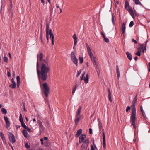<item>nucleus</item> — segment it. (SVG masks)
I'll list each match as a JSON object with an SVG mask.
<instances>
[{"mask_svg":"<svg viewBox=\"0 0 150 150\" xmlns=\"http://www.w3.org/2000/svg\"><path fill=\"white\" fill-rule=\"evenodd\" d=\"M43 54L41 53L38 55L37 69L40 84L41 82L46 81L47 79L50 71L49 61L47 59L42 60Z\"/></svg>","mask_w":150,"mask_h":150,"instance_id":"nucleus-1","label":"nucleus"},{"mask_svg":"<svg viewBox=\"0 0 150 150\" xmlns=\"http://www.w3.org/2000/svg\"><path fill=\"white\" fill-rule=\"evenodd\" d=\"M136 108H134L132 109V113L130 118V121L132 122V124L134 128H135V121L136 120Z\"/></svg>","mask_w":150,"mask_h":150,"instance_id":"nucleus-2","label":"nucleus"},{"mask_svg":"<svg viewBox=\"0 0 150 150\" xmlns=\"http://www.w3.org/2000/svg\"><path fill=\"white\" fill-rule=\"evenodd\" d=\"M43 92L45 96L46 97H47L49 93V88L46 83H45L43 85Z\"/></svg>","mask_w":150,"mask_h":150,"instance_id":"nucleus-3","label":"nucleus"},{"mask_svg":"<svg viewBox=\"0 0 150 150\" xmlns=\"http://www.w3.org/2000/svg\"><path fill=\"white\" fill-rule=\"evenodd\" d=\"M89 143L88 139L84 140L81 148V150H86Z\"/></svg>","mask_w":150,"mask_h":150,"instance_id":"nucleus-4","label":"nucleus"},{"mask_svg":"<svg viewBox=\"0 0 150 150\" xmlns=\"http://www.w3.org/2000/svg\"><path fill=\"white\" fill-rule=\"evenodd\" d=\"M91 60L93 63V65L95 67L97 71V72L98 74V65L97 64L96 61L95 60V57H94V56H93L91 57H90Z\"/></svg>","mask_w":150,"mask_h":150,"instance_id":"nucleus-5","label":"nucleus"},{"mask_svg":"<svg viewBox=\"0 0 150 150\" xmlns=\"http://www.w3.org/2000/svg\"><path fill=\"white\" fill-rule=\"evenodd\" d=\"M8 134L9 136V139L10 142L13 144L14 143L16 142L14 136L12 134L11 132H8Z\"/></svg>","mask_w":150,"mask_h":150,"instance_id":"nucleus-6","label":"nucleus"},{"mask_svg":"<svg viewBox=\"0 0 150 150\" xmlns=\"http://www.w3.org/2000/svg\"><path fill=\"white\" fill-rule=\"evenodd\" d=\"M71 59L73 62L76 66L78 65V59L75 56V54L73 52L71 53Z\"/></svg>","mask_w":150,"mask_h":150,"instance_id":"nucleus-7","label":"nucleus"},{"mask_svg":"<svg viewBox=\"0 0 150 150\" xmlns=\"http://www.w3.org/2000/svg\"><path fill=\"white\" fill-rule=\"evenodd\" d=\"M86 137V135L85 134H81L79 138V144L81 143L84 141Z\"/></svg>","mask_w":150,"mask_h":150,"instance_id":"nucleus-8","label":"nucleus"},{"mask_svg":"<svg viewBox=\"0 0 150 150\" xmlns=\"http://www.w3.org/2000/svg\"><path fill=\"white\" fill-rule=\"evenodd\" d=\"M81 116L75 115V118L74 121L75 124L76 125H77L78 124L79 121L81 119Z\"/></svg>","mask_w":150,"mask_h":150,"instance_id":"nucleus-9","label":"nucleus"},{"mask_svg":"<svg viewBox=\"0 0 150 150\" xmlns=\"http://www.w3.org/2000/svg\"><path fill=\"white\" fill-rule=\"evenodd\" d=\"M4 119L6 122V127L7 128H8L10 126V122L8 121V118L7 117L5 116L4 117Z\"/></svg>","mask_w":150,"mask_h":150,"instance_id":"nucleus-10","label":"nucleus"},{"mask_svg":"<svg viewBox=\"0 0 150 150\" xmlns=\"http://www.w3.org/2000/svg\"><path fill=\"white\" fill-rule=\"evenodd\" d=\"M11 82L12 84L10 85L9 87L13 89L15 88L16 87V83L13 78L11 79Z\"/></svg>","mask_w":150,"mask_h":150,"instance_id":"nucleus-11","label":"nucleus"},{"mask_svg":"<svg viewBox=\"0 0 150 150\" xmlns=\"http://www.w3.org/2000/svg\"><path fill=\"white\" fill-rule=\"evenodd\" d=\"M126 25L125 23H123L122 25V28L121 30L122 32L123 35L125 34L126 29Z\"/></svg>","mask_w":150,"mask_h":150,"instance_id":"nucleus-12","label":"nucleus"},{"mask_svg":"<svg viewBox=\"0 0 150 150\" xmlns=\"http://www.w3.org/2000/svg\"><path fill=\"white\" fill-rule=\"evenodd\" d=\"M49 34H50V37L51 38L52 44L54 45V36L53 34H52V30L51 29H50L49 30Z\"/></svg>","mask_w":150,"mask_h":150,"instance_id":"nucleus-13","label":"nucleus"},{"mask_svg":"<svg viewBox=\"0 0 150 150\" xmlns=\"http://www.w3.org/2000/svg\"><path fill=\"white\" fill-rule=\"evenodd\" d=\"M103 138V148H105L106 147L105 137L104 132H103L102 134Z\"/></svg>","mask_w":150,"mask_h":150,"instance_id":"nucleus-14","label":"nucleus"},{"mask_svg":"<svg viewBox=\"0 0 150 150\" xmlns=\"http://www.w3.org/2000/svg\"><path fill=\"white\" fill-rule=\"evenodd\" d=\"M125 9L127 11L128 10H129V9L132 8L129 6V3L127 1H126L125 2Z\"/></svg>","mask_w":150,"mask_h":150,"instance_id":"nucleus-15","label":"nucleus"},{"mask_svg":"<svg viewBox=\"0 0 150 150\" xmlns=\"http://www.w3.org/2000/svg\"><path fill=\"white\" fill-rule=\"evenodd\" d=\"M148 41V40H146L145 41V46H144V45L143 44H141L140 45L141 48L142 49V51L143 52H144V50H146V47Z\"/></svg>","mask_w":150,"mask_h":150,"instance_id":"nucleus-16","label":"nucleus"},{"mask_svg":"<svg viewBox=\"0 0 150 150\" xmlns=\"http://www.w3.org/2000/svg\"><path fill=\"white\" fill-rule=\"evenodd\" d=\"M137 95H136V96H135V97L134 99L132 101V109H133L134 108H135V104L136 103L137 101Z\"/></svg>","mask_w":150,"mask_h":150,"instance_id":"nucleus-17","label":"nucleus"},{"mask_svg":"<svg viewBox=\"0 0 150 150\" xmlns=\"http://www.w3.org/2000/svg\"><path fill=\"white\" fill-rule=\"evenodd\" d=\"M73 38L74 39V46H76V45L77 44V38L76 36V34H74L73 36Z\"/></svg>","mask_w":150,"mask_h":150,"instance_id":"nucleus-18","label":"nucleus"},{"mask_svg":"<svg viewBox=\"0 0 150 150\" xmlns=\"http://www.w3.org/2000/svg\"><path fill=\"white\" fill-rule=\"evenodd\" d=\"M82 133V130L81 129L78 130L75 136L76 137H78Z\"/></svg>","mask_w":150,"mask_h":150,"instance_id":"nucleus-19","label":"nucleus"},{"mask_svg":"<svg viewBox=\"0 0 150 150\" xmlns=\"http://www.w3.org/2000/svg\"><path fill=\"white\" fill-rule=\"evenodd\" d=\"M81 108L82 107L81 106H80L79 108L78 109L77 112H76V115L81 116V115H80V114L81 113Z\"/></svg>","mask_w":150,"mask_h":150,"instance_id":"nucleus-20","label":"nucleus"},{"mask_svg":"<svg viewBox=\"0 0 150 150\" xmlns=\"http://www.w3.org/2000/svg\"><path fill=\"white\" fill-rule=\"evenodd\" d=\"M17 79V87L19 88L20 83V78L19 76H17L16 77Z\"/></svg>","mask_w":150,"mask_h":150,"instance_id":"nucleus-21","label":"nucleus"},{"mask_svg":"<svg viewBox=\"0 0 150 150\" xmlns=\"http://www.w3.org/2000/svg\"><path fill=\"white\" fill-rule=\"evenodd\" d=\"M126 54L128 59L130 60H131L132 59V55L131 54L128 52H126Z\"/></svg>","mask_w":150,"mask_h":150,"instance_id":"nucleus-22","label":"nucleus"},{"mask_svg":"<svg viewBox=\"0 0 150 150\" xmlns=\"http://www.w3.org/2000/svg\"><path fill=\"white\" fill-rule=\"evenodd\" d=\"M108 91V98H109V101L111 102H112V100L111 98V92L110 90V89L109 88H107Z\"/></svg>","mask_w":150,"mask_h":150,"instance_id":"nucleus-23","label":"nucleus"},{"mask_svg":"<svg viewBox=\"0 0 150 150\" xmlns=\"http://www.w3.org/2000/svg\"><path fill=\"white\" fill-rule=\"evenodd\" d=\"M87 51L88 52V54L90 57H91L93 56V54L91 52V49L90 47L87 48Z\"/></svg>","mask_w":150,"mask_h":150,"instance_id":"nucleus-24","label":"nucleus"},{"mask_svg":"<svg viewBox=\"0 0 150 150\" xmlns=\"http://www.w3.org/2000/svg\"><path fill=\"white\" fill-rule=\"evenodd\" d=\"M127 11L129 12L131 15L132 17L134 18V14L133 11V10L131 8Z\"/></svg>","mask_w":150,"mask_h":150,"instance_id":"nucleus-25","label":"nucleus"},{"mask_svg":"<svg viewBox=\"0 0 150 150\" xmlns=\"http://www.w3.org/2000/svg\"><path fill=\"white\" fill-rule=\"evenodd\" d=\"M38 123L39 124V127L40 128H41L42 130H44V128L42 124V122L40 121H38Z\"/></svg>","mask_w":150,"mask_h":150,"instance_id":"nucleus-26","label":"nucleus"},{"mask_svg":"<svg viewBox=\"0 0 150 150\" xmlns=\"http://www.w3.org/2000/svg\"><path fill=\"white\" fill-rule=\"evenodd\" d=\"M88 74H86V77L85 78V77H84L83 79L86 83H88Z\"/></svg>","mask_w":150,"mask_h":150,"instance_id":"nucleus-27","label":"nucleus"},{"mask_svg":"<svg viewBox=\"0 0 150 150\" xmlns=\"http://www.w3.org/2000/svg\"><path fill=\"white\" fill-rule=\"evenodd\" d=\"M22 133L23 134L24 136L25 137L27 138L28 134L27 131L25 130L24 129L23 130Z\"/></svg>","mask_w":150,"mask_h":150,"instance_id":"nucleus-28","label":"nucleus"},{"mask_svg":"<svg viewBox=\"0 0 150 150\" xmlns=\"http://www.w3.org/2000/svg\"><path fill=\"white\" fill-rule=\"evenodd\" d=\"M140 110L142 114L143 117L145 118V113L143 111L142 107V106H140Z\"/></svg>","mask_w":150,"mask_h":150,"instance_id":"nucleus-29","label":"nucleus"},{"mask_svg":"<svg viewBox=\"0 0 150 150\" xmlns=\"http://www.w3.org/2000/svg\"><path fill=\"white\" fill-rule=\"evenodd\" d=\"M1 111L2 113L4 115L6 114L7 113V111L6 109L4 108H2Z\"/></svg>","mask_w":150,"mask_h":150,"instance_id":"nucleus-30","label":"nucleus"},{"mask_svg":"<svg viewBox=\"0 0 150 150\" xmlns=\"http://www.w3.org/2000/svg\"><path fill=\"white\" fill-rule=\"evenodd\" d=\"M49 25L47 23L46 24V32H49Z\"/></svg>","mask_w":150,"mask_h":150,"instance_id":"nucleus-31","label":"nucleus"},{"mask_svg":"<svg viewBox=\"0 0 150 150\" xmlns=\"http://www.w3.org/2000/svg\"><path fill=\"white\" fill-rule=\"evenodd\" d=\"M19 120L21 123L24 122L22 117V115L21 113H20V115Z\"/></svg>","mask_w":150,"mask_h":150,"instance_id":"nucleus-32","label":"nucleus"},{"mask_svg":"<svg viewBox=\"0 0 150 150\" xmlns=\"http://www.w3.org/2000/svg\"><path fill=\"white\" fill-rule=\"evenodd\" d=\"M76 87H77V85L76 84L75 85L74 87H73L72 92V94H74V93L76 91Z\"/></svg>","mask_w":150,"mask_h":150,"instance_id":"nucleus-33","label":"nucleus"},{"mask_svg":"<svg viewBox=\"0 0 150 150\" xmlns=\"http://www.w3.org/2000/svg\"><path fill=\"white\" fill-rule=\"evenodd\" d=\"M0 136L1 137V138L2 140H4V139H5V138L4 137V135L2 132H1L0 133Z\"/></svg>","mask_w":150,"mask_h":150,"instance_id":"nucleus-34","label":"nucleus"},{"mask_svg":"<svg viewBox=\"0 0 150 150\" xmlns=\"http://www.w3.org/2000/svg\"><path fill=\"white\" fill-rule=\"evenodd\" d=\"M8 58L6 57V56H4V61L6 62L7 63L8 62Z\"/></svg>","mask_w":150,"mask_h":150,"instance_id":"nucleus-35","label":"nucleus"},{"mask_svg":"<svg viewBox=\"0 0 150 150\" xmlns=\"http://www.w3.org/2000/svg\"><path fill=\"white\" fill-rule=\"evenodd\" d=\"M22 104H23V110L25 111H26V110L25 109V103L24 102H23Z\"/></svg>","mask_w":150,"mask_h":150,"instance_id":"nucleus-36","label":"nucleus"},{"mask_svg":"<svg viewBox=\"0 0 150 150\" xmlns=\"http://www.w3.org/2000/svg\"><path fill=\"white\" fill-rule=\"evenodd\" d=\"M112 21L113 25L115 24V21L114 16L113 15V14L112 13Z\"/></svg>","mask_w":150,"mask_h":150,"instance_id":"nucleus-37","label":"nucleus"},{"mask_svg":"<svg viewBox=\"0 0 150 150\" xmlns=\"http://www.w3.org/2000/svg\"><path fill=\"white\" fill-rule=\"evenodd\" d=\"M79 60L80 63L81 64L82 63L83 61V57H79Z\"/></svg>","mask_w":150,"mask_h":150,"instance_id":"nucleus-38","label":"nucleus"},{"mask_svg":"<svg viewBox=\"0 0 150 150\" xmlns=\"http://www.w3.org/2000/svg\"><path fill=\"white\" fill-rule=\"evenodd\" d=\"M135 4H141L139 0H134Z\"/></svg>","mask_w":150,"mask_h":150,"instance_id":"nucleus-39","label":"nucleus"},{"mask_svg":"<svg viewBox=\"0 0 150 150\" xmlns=\"http://www.w3.org/2000/svg\"><path fill=\"white\" fill-rule=\"evenodd\" d=\"M53 9V8L52 7V6H50V15H51L52 12V10Z\"/></svg>","mask_w":150,"mask_h":150,"instance_id":"nucleus-40","label":"nucleus"},{"mask_svg":"<svg viewBox=\"0 0 150 150\" xmlns=\"http://www.w3.org/2000/svg\"><path fill=\"white\" fill-rule=\"evenodd\" d=\"M104 40L106 42H109V39L105 37L104 38Z\"/></svg>","mask_w":150,"mask_h":150,"instance_id":"nucleus-41","label":"nucleus"},{"mask_svg":"<svg viewBox=\"0 0 150 150\" xmlns=\"http://www.w3.org/2000/svg\"><path fill=\"white\" fill-rule=\"evenodd\" d=\"M22 126L25 129L27 126L26 125L24 122L21 123Z\"/></svg>","mask_w":150,"mask_h":150,"instance_id":"nucleus-42","label":"nucleus"},{"mask_svg":"<svg viewBox=\"0 0 150 150\" xmlns=\"http://www.w3.org/2000/svg\"><path fill=\"white\" fill-rule=\"evenodd\" d=\"M10 72H11V71H10V70L9 71H7V76L8 77H10L11 76V74Z\"/></svg>","mask_w":150,"mask_h":150,"instance_id":"nucleus-43","label":"nucleus"},{"mask_svg":"<svg viewBox=\"0 0 150 150\" xmlns=\"http://www.w3.org/2000/svg\"><path fill=\"white\" fill-rule=\"evenodd\" d=\"M134 25V22L133 21H131L130 22L129 25V26L130 27H132Z\"/></svg>","mask_w":150,"mask_h":150,"instance_id":"nucleus-44","label":"nucleus"},{"mask_svg":"<svg viewBox=\"0 0 150 150\" xmlns=\"http://www.w3.org/2000/svg\"><path fill=\"white\" fill-rule=\"evenodd\" d=\"M25 146L27 149H29L30 148V146L29 145L28 143H26L25 144Z\"/></svg>","mask_w":150,"mask_h":150,"instance_id":"nucleus-45","label":"nucleus"},{"mask_svg":"<svg viewBox=\"0 0 150 150\" xmlns=\"http://www.w3.org/2000/svg\"><path fill=\"white\" fill-rule=\"evenodd\" d=\"M81 70H80L79 71H78L77 74L76 75V76H77V77L79 76L80 74L81 73Z\"/></svg>","mask_w":150,"mask_h":150,"instance_id":"nucleus-46","label":"nucleus"},{"mask_svg":"<svg viewBox=\"0 0 150 150\" xmlns=\"http://www.w3.org/2000/svg\"><path fill=\"white\" fill-rule=\"evenodd\" d=\"M136 54L138 56H140V55H141V53H140V52L139 51H138L136 53Z\"/></svg>","mask_w":150,"mask_h":150,"instance_id":"nucleus-47","label":"nucleus"},{"mask_svg":"<svg viewBox=\"0 0 150 150\" xmlns=\"http://www.w3.org/2000/svg\"><path fill=\"white\" fill-rule=\"evenodd\" d=\"M49 32H46V36L47 40H48L49 39Z\"/></svg>","mask_w":150,"mask_h":150,"instance_id":"nucleus-48","label":"nucleus"},{"mask_svg":"<svg viewBox=\"0 0 150 150\" xmlns=\"http://www.w3.org/2000/svg\"><path fill=\"white\" fill-rule=\"evenodd\" d=\"M130 107L128 106H127V108L126 109V111L127 112H128L129 110H130Z\"/></svg>","mask_w":150,"mask_h":150,"instance_id":"nucleus-49","label":"nucleus"},{"mask_svg":"<svg viewBox=\"0 0 150 150\" xmlns=\"http://www.w3.org/2000/svg\"><path fill=\"white\" fill-rule=\"evenodd\" d=\"M25 129H26L29 132H30L31 131V129L29 128L28 127H27L25 128Z\"/></svg>","mask_w":150,"mask_h":150,"instance_id":"nucleus-50","label":"nucleus"},{"mask_svg":"<svg viewBox=\"0 0 150 150\" xmlns=\"http://www.w3.org/2000/svg\"><path fill=\"white\" fill-rule=\"evenodd\" d=\"M132 42H134L135 44H137V41L134 39H132Z\"/></svg>","mask_w":150,"mask_h":150,"instance_id":"nucleus-51","label":"nucleus"},{"mask_svg":"<svg viewBox=\"0 0 150 150\" xmlns=\"http://www.w3.org/2000/svg\"><path fill=\"white\" fill-rule=\"evenodd\" d=\"M89 133L90 134H92V129L91 128H90L89 129Z\"/></svg>","mask_w":150,"mask_h":150,"instance_id":"nucleus-52","label":"nucleus"},{"mask_svg":"<svg viewBox=\"0 0 150 150\" xmlns=\"http://www.w3.org/2000/svg\"><path fill=\"white\" fill-rule=\"evenodd\" d=\"M40 141H41V144L42 145H43V139L42 138H41L40 139Z\"/></svg>","mask_w":150,"mask_h":150,"instance_id":"nucleus-53","label":"nucleus"},{"mask_svg":"<svg viewBox=\"0 0 150 150\" xmlns=\"http://www.w3.org/2000/svg\"><path fill=\"white\" fill-rule=\"evenodd\" d=\"M101 34L102 35L103 37V38L105 37L104 34L103 33V32H101Z\"/></svg>","mask_w":150,"mask_h":150,"instance_id":"nucleus-54","label":"nucleus"},{"mask_svg":"<svg viewBox=\"0 0 150 150\" xmlns=\"http://www.w3.org/2000/svg\"><path fill=\"white\" fill-rule=\"evenodd\" d=\"M56 6L57 8H60L59 6V5L57 3L56 4Z\"/></svg>","mask_w":150,"mask_h":150,"instance_id":"nucleus-55","label":"nucleus"},{"mask_svg":"<svg viewBox=\"0 0 150 150\" xmlns=\"http://www.w3.org/2000/svg\"><path fill=\"white\" fill-rule=\"evenodd\" d=\"M40 38L41 39V42H42V33H40Z\"/></svg>","mask_w":150,"mask_h":150,"instance_id":"nucleus-56","label":"nucleus"},{"mask_svg":"<svg viewBox=\"0 0 150 150\" xmlns=\"http://www.w3.org/2000/svg\"><path fill=\"white\" fill-rule=\"evenodd\" d=\"M2 140L3 142V143H4V144H6V141L5 139H4V140Z\"/></svg>","mask_w":150,"mask_h":150,"instance_id":"nucleus-57","label":"nucleus"},{"mask_svg":"<svg viewBox=\"0 0 150 150\" xmlns=\"http://www.w3.org/2000/svg\"><path fill=\"white\" fill-rule=\"evenodd\" d=\"M10 1V5L11 6L12 5V0H9Z\"/></svg>","mask_w":150,"mask_h":150,"instance_id":"nucleus-58","label":"nucleus"},{"mask_svg":"<svg viewBox=\"0 0 150 150\" xmlns=\"http://www.w3.org/2000/svg\"><path fill=\"white\" fill-rule=\"evenodd\" d=\"M85 73H86V72L85 71L84 72V73L83 74H82L81 77H83V78L84 77V75L85 74Z\"/></svg>","mask_w":150,"mask_h":150,"instance_id":"nucleus-59","label":"nucleus"},{"mask_svg":"<svg viewBox=\"0 0 150 150\" xmlns=\"http://www.w3.org/2000/svg\"><path fill=\"white\" fill-rule=\"evenodd\" d=\"M44 140H48V138L47 137H45L44 138Z\"/></svg>","mask_w":150,"mask_h":150,"instance_id":"nucleus-60","label":"nucleus"},{"mask_svg":"<svg viewBox=\"0 0 150 150\" xmlns=\"http://www.w3.org/2000/svg\"><path fill=\"white\" fill-rule=\"evenodd\" d=\"M99 126L100 129L101 127H102V126L101 124L99 123Z\"/></svg>","mask_w":150,"mask_h":150,"instance_id":"nucleus-61","label":"nucleus"},{"mask_svg":"<svg viewBox=\"0 0 150 150\" xmlns=\"http://www.w3.org/2000/svg\"><path fill=\"white\" fill-rule=\"evenodd\" d=\"M91 150H95L93 147L92 146L91 148Z\"/></svg>","mask_w":150,"mask_h":150,"instance_id":"nucleus-62","label":"nucleus"},{"mask_svg":"<svg viewBox=\"0 0 150 150\" xmlns=\"http://www.w3.org/2000/svg\"><path fill=\"white\" fill-rule=\"evenodd\" d=\"M9 145H10V146L11 147L12 150H14V149H13V146H12V145L11 144H9Z\"/></svg>","mask_w":150,"mask_h":150,"instance_id":"nucleus-63","label":"nucleus"},{"mask_svg":"<svg viewBox=\"0 0 150 150\" xmlns=\"http://www.w3.org/2000/svg\"><path fill=\"white\" fill-rule=\"evenodd\" d=\"M86 47L87 48L89 47V46H88V44L87 43H86Z\"/></svg>","mask_w":150,"mask_h":150,"instance_id":"nucleus-64","label":"nucleus"}]
</instances>
